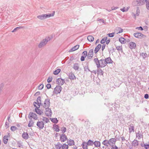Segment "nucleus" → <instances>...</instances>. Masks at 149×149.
Here are the masks:
<instances>
[{"instance_id":"nucleus-1","label":"nucleus","mask_w":149,"mask_h":149,"mask_svg":"<svg viewBox=\"0 0 149 149\" xmlns=\"http://www.w3.org/2000/svg\"><path fill=\"white\" fill-rule=\"evenodd\" d=\"M55 14V11H53L52 14H43L39 15L37 16V18L40 20H43L47 18L53 16Z\"/></svg>"},{"instance_id":"nucleus-2","label":"nucleus","mask_w":149,"mask_h":149,"mask_svg":"<svg viewBox=\"0 0 149 149\" xmlns=\"http://www.w3.org/2000/svg\"><path fill=\"white\" fill-rule=\"evenodd\" d=\"M50 39L49 37H47L45 39L43 40L38 45V47L39 48H41L45 46L48 42L50 40Z\"/></svg>"},{"instance_id":"nucleus-3","label":"nucleus","mask_w":149,"mask_h":149,"mask_svg":"<svg viewBox=\"0 0 149 149\" xmlns=\"http://www.w3.org/2000/svg\"><path fill=\"white\" fill-rule=\"evenodd\" d=\"M41 97L39 96L37 98V102H33L34 106L36 108H39L40 105L41 104Z\"/></svg>"},{"instance_id":"nucleus-4","label":"nucleus","mask_w":149,"mask_h":149,"mask_svg":"<svg viewBox=\"0 0 149 149\" xmlns=\"http://www.w3.org/2000/svg\"><path fill=\"white\" fill-rule=\"evenodd\" d=\"M50 100L48 99H45L44 101V103L43 104V107L45 108H48L50 106Z\"/></svg>"},{"instance_id":"nucleus-5","label":"nucleus","mask_w":149,"mask_h":149,"mask_svg":"<svg viewBox=\"0 0 149 149\" xmlns=\"http://www.w3.org/2000/svg\"><path fill=\"white\" fill-rule=\"evenodd\" d=\"M28 118L29 119H32V118L35 120H37L38 119V117L37 115L32 112H30Z\"/></svg>"},{"instance_id":"nucleus-6","label":"nucleus","mask_w":149,"mask_h":149,"mask_svg":"<svg viewBox=\"0 0 149 149\" xmlns=\"http://www.w3.org/2000/svg\"><path fill=\"white\" fill-rule=\"evenodd\" d=\"M147 0H136L138 6H140L145 4Z\"/></svg>"},{"instance_id":"nucleus-7","label":"nucleus","mask_w":149,"mask_h":149,"mask_svg":"<svg viewBox=\"0 0 149 149\" xmlns=\"http://www.w3.org/2000/svg\"><path fill=\"white\" fill-rule=\"evenodd\" d=\"M67 136L64 134H62L60 135V140L61 142H64L67 140Z\"/></svg>"},{"instance_id":"nucleus-8","label":"nucleus","mask_w":149,"mask_h":149,"mask_svg":"<svg viewBox=\"0 0 149 149\" xmlns=\"http://www.w3.org/2000/svg\"><path fill=\"white\" fill-rule=\"evenodd\" d=\"M134 35L136 38L140 39L146 36L142 33L139 32L134 33Z\"/></svg>"},{"instance_id":"nucleus-9","label":"nucleus","mask_w":149,"mask_h":149,"mask_svg":"<svg viewBox=\"0 0 149 149\" xmlns=\"http://www.w3.org/2000/svg\"><path fill=\"white\" fill-rule=\"evenodd\" d=\"M62 89V87L60 86H57L54 89V93L56 94L60 93Z\"/></svg>"},{"instance_id":"nucleus-10","label":"nucleus","mask_w":149,"mask_h":149,"mask_svg":"<svg viewBox=\"0 0 149 149\" xmlns=\"http://www.w3.org/2000/svg\"><path fill=\"white\" fill-rule=\"evenodd\" d=\"M45 113L47 116L49 117H51L52 114V113L51 109L49 108H45Z\"/></svg>"},{"instance_id":"nucleus-11","label":"nucleus","mask_w":149,"mask_h":149,"mask_svg":"<svg viewBox=\"0 0 149 149\" xmlns=\"http://www.w3.org/2000/svg\"><path fill=\"white\" fill-rule=\"evenodd\" d=\"M40 129H42L44 127V123L42 121H38L36 124Z\"/></svg>"},{"instance_id":"nucleus-12","label":"nucleus","mask_w":149,"mask_h":149,"mask_svg":"<svg viewBox=\"0 0 149 149\" xmlns=\"http://www.w3.org/2000/svg\"><path fill=\"white\" fill-rule=\"evenodd\" d=\"M79 64L77 63H75L74 64L72 68L75 71H79L80 69Z\"/></svg>"},{"instance_id":"nucleus-13","label":"nucleus","mask_w":149,"mask_h":149,"mask_svg":"<svg viewBox=\"0 0 149 149\" xmlns=\"http://www.w3.org/2000/svg\"><path fill=\"white\" fill-rule=\"evenodd\" d=\"M93 56V50L91 49L89 51L88 55V58L89 59H91Z\"/></svg>"},{"instance_id":"nucleus-14","label":"nucleus","mask_w":149,"mask_h":149,"mask_svg":"<svg viewBox=\"0 0 149 149\" xmlns=\"http://www.w3.org/2000/svg\"><path fill=\"white\" fill-rule=\"evenodd\" d=\"M94 61L96 63L97 68H99L100 67V60H99L97 58H95L94 59Z\"/></svg>"},{"instance_id":"nucleus-15","label":"nucleus","mask_w":149,"mask_h":149,"mask_svg":"<svg viewBox=\"0 0 149 149\" xmlns=\"http://www.w3.org/2000/svg\"><path fill=\"white\" fill-rule=\"evenodd\" d=\"M100 67L103 68L107 65L105 59H101L100 60Z\"/></svg>"},{"instance_id":"nucleus-16","label":"nucleus","mask_w":149,"mask_h":149,"mask_svg":"<svg viewBox=\"0 0 149 149\" xmlns=\"http://www.w3.org/2000/svg\"><path fill=\"white\" fill-rule=\"evenodd\" d=\"M64 82V81L61 78H59L57 79L56 81V83L59 85H62Z\"/></svg>"},{"instance_id":"nucleus-17","label":"nucleus","mask_w":149,"mask_h":149,"mask_svg":"<svg viewBox=\"0 0 149 149\" xmlns=\"http://www.w3.org/2000/svg\"><path fill=\"white\" fill-rule=\"evenodd\" d=\"M8 136H4L3 137V141L5 144H6L7 143L8 139V136H10V133H8Z\"/></svg>"},{"instance_id":"nucleus-18","label":"nucleus","mask_w":149,"mask_h":149,"mask_svg":"<svg viewBox=\"0 0 149 149\" xmlns=\"http://www.w3.org/2000/svg\"><path fill=\"white\" fill-rule=\"evenodd\" d=\"M105 60L107 65L108 64H112L113 62V61L111 60L110 57L105 58Z\"/></svg>"},{"instance_id":"nucleus-19","label":"nucleus","mask_w":149,"mask_h":149,"mask_svg":"<svg viewBox=\"0 0 149 149\" xmlns=\"http://www.w3.org/2000/svg\"><path fill=\"white\" fill-rule=\"evenodd\" d=\"M68 145L69 146H72L74 144V142L73 140L72 139H68L67 140Z\"/></svg>"},{"instance_id":"nucleus-20","label":"nucleus","mask_w":149,"mask_h":149,"mask_svg":"<svg viewBox=\"0 0 149 149\" xmlns=\"http://www.w3.org/2000/svg\"><path fill=\"white\" fill-rule=\"evenodd\" d=\"M136 46V44L133 42H131L130 43V48L131 49H135Z\"/></svg>"},{"instance_id":"nucleus-21","label":"nucleus","mask_w":149,"mask_h":149,"mask_svg":"<svg viewBox=\"0 0 149 149\" xmlns=\"http://www.w3.org/2000/svg\"><path fill=\"white\" fill-rule=\"evenodd\" d=\"M62 144L59 142L55 144V147L56 149H60L62 147Z\"/></svg>"},{"instance_id":"nucleus-22","label":"nucleus","mask_w":149,"mask_h":149,"mask_svg":"<svg viewBox=\"0 0 149 149\" xmlns=\"http://www.w3.org/2000/svg\"><path fill=\"white\" fill-rule=\"evenodd\" d=\"M129 132L130 133H131L132 132H134V125L132 124H130L129 125Z\"/></svg>"},{"instance_id":"nucleus-23","label":"nucleus","mask_w":149,"mask_h":149,"mask_svg":"<svg viewBox=\"0 0 149 149\" xmlns=\"http://www.w3.org/2000/svg\"><path fill=\"white\" fill-rule=\"evenodd\" d=\"M116 141V139L114 138H112L110 139L109 140V145H110L111 144H115Z\"/></svg>"},{"instance_id":"nucleus-24","label":"nucleus","mask_w":149,"mask_h":149,"mask_svg":"<svg viewBox=\"0 0 149 149\" xmlns=\"http://www.w3.org/2000/svg\"><path fill=\"white\" fill-rule=\"evenodd\" d=\"M69 78L70 79L74 80L76 79V77L74 76V74L71 72L69 73Z\"/></svg>"},{"instance_id":"nucleus-25","label":"nucleus","mask_w":149,"mask_h":149,"mask_svg":"<svg viewBox=\"0 0 149 149\" xmlns=\"http://www.w3.org/2000/svg\"><path fill=\"white\" fill-rule=\"evenodd\" d=\"M101 44H98L97 47H95V49L94 50V53L95 54H96L97 53V52L99 51L101 47Z\"/></svg>"},{"instance_id":"nucleus-26","label":"nucleus","mask_w":149,"mask_h":149,"mask_svg":"<svg viewBox=\"0 0 149 149\" xmlns=\"http://www.w3.org/2000/svg\"><path fill=\"white\" fill-rule=\"evenodd\" d=\"M53 129L55 131L58 132L59 131V127L58 125L55 124L53 125Z\"/></svg>"},{"instance_id":"nucleus-27","label":"nucleus","mask_w":149,"mask_h":149,"mask_svg":"<svg viewBox=\"0 0 149 149\" xmlns=\"http://www.w3.org/2000/svg\"><path fill=\"white\" fill-rule=\"evenodd\" d=\"M79 45H75L70 49V52H73L79 49Z\"/></svg>"},{"instance_id":"nucleus-28","label":"nucleus","mask_w":149,"mask_h":149,"mask_svg":"<svg viewBox=\"0 0 149 149\" xmlns=\"http://www.w3.org/2000/svg\"><path fill=\"white\" fill-rule=\"evenodd\" d=\"M22 137L25 139H27L29 138V135L27 132H24L22 135Z\"/></svg>"},{"instance_id":"nucleus-29","label":"nucleus","mask_w":149,"mask_h":149,"mask_svg":"<svg viewBox=\"0 0 149 149\" xmlns=\"http://www.w3.org/2000/svg\"><path fill=\"white\" fill-rule=\"evenodd\" d=\"M117 33H120L123 32V29L120 27L117 28L115 30Z\"/></svg>"},{"instance_id":"nucleus-30","label":"nucleus","mask_w":149,"mask_h":149,"mask_svg":"<svg viewBox=\"0 0 149 149\" xmlns=\"http://www.w3.org/2000/svg\"><path fill=\"white\" fill-rule=\"evenodd\" d=\"M119 40L122 44H124L126 42V40L123 38L120 37L119 39Z\"/></svg>"},{"instance_id":"nucleus-31","label":"nucleus","mask_w":149,"mask_h":149,"mask_svg":"<svg viewBox=\"0 0 149 149\" xmlns=\"http://www.w3.org/2000/svg\"><path fill=\"white\" fill-rule=\"evenodd\" d=\"M97 74L98 75H103V71L101 70V69L99 68H97Z\"/></svg>"},{"instance_id":"nucleus-32","label":"nucleus","mask_w":149,"mask_h":149,"mask_svg":"<svg viewBox=\"0 0 149 149\" xmlns=\"http://www.w3.org/2000/svg\"><path fill=\"white\" fill-rule=\"evenodd\" d=\"M29 119L30 120L29 121V123L28 125V126L29 127H31L33 126L34 122L32 119Z\"/></svg>"},{"instance_id":"nucleus-33","label":"nucleus","mask_w":149,"mask_h":149,"mask_svg":"<svg viewBox=\"0 0 149 149\" xmlns=\"http://www.w3.org/2000/svg\"><path fill=\"white\" fill-rule=\"evenodd\" d=\"M95 147H100V143L99 141H95L93 143Z\"/></svg>"},{"instance_id":"nucleus-34","label":"nucleus","mask_w":149,"mask_h":149,"mask_svg":"<svg viewBox=\"0 0 149 149\" xmlns=\"http://www.w3.org/2000/svg\"><path fill=\"white\" fill-rule=\"evenodd\" d=\"M88 40L91 42H93L94 40V37L91 35H89L87 37Z\"/></svg>"},{"instance_id":"nucleus-35","label":"nucleus","mask_w":149,"mask_h":149,"mask_svg":"<svg viewBox=\"0 0 149 149\" xmlns=\"http://www.w3.org/2000/svg\"><path fill=\"white\" fill-rule=\"evenodd\" d=\"M102 144L105 146L107 147L108 146V144L109 145V141L107 140H104L102 142Z\"/></svg>"},{"instance_id":"nucleus-36","label":"nucleus","mask_w":149,"mask_h":149,"mask_svg":"<svg viewBox=\"0 0 149 149\" xmlns=\"http://www.w3.org/2000/svg\"><path fill=\"white\" fill-rule=\"evenodd\" d=\"M39 108H36L35 109V111L36 113L40 115L42 113V111H41L40 109H38Z\"/></svg>"},{"instance_id":"nucleus-37","label":"nucleus","mask_w":149,"mask_h":149,"mask_svg":"<svg viewBox=\"0 0 149 149\" xmlns=\"http://www.w3.org/2000/svg\"><path fill=\"white\" fill-rule=\"evenodd\" d=\"M132 145L134 146H138L139 144L138 142L136 140H134L132 143Z\"/></svg>"},{"instance_id":"nucleus-38","label":"nucleus","mask_w":149,"mask_h":149,"mask_svg":"<svg viewBox=\"0 0 149 149\" xmlns=\"http://www.w3.org/2000/svg\"><path fill=\"white\" fill-rule=\"evenodd\" d=\"M116 49L118 50V51H121V52H123V49L122 46H116Z\"/></svg>"},{"instance_id":"nucleus-39","label":"nucleus","mask_w":149,"mask_h":149,"mask_svg":"<svg viewBox=\"0 0 149 149\" xmlns=\"http://www.w3.org/2000/svg\"><path fill=\"white\" fill-rule=\"evenodd\" d=\"M142 134H141L139 131L136 134V137L138 138L139 139L141 138L142 137Z\"/></svg>"},{"instance_id":"nucleus-40","label":"nucleus","mask_w":149,"mask_h":149,"mask_svg":"<svg viewBox=\"0 0 149 149\" xmlns=\"http://www.w3.org/2000/svg\"><path fill=\"white\" fill-rule=\"evenodd\" d=\"M50 119L53 123H57L58 121V120L56 118H50Z\"/></svg>"},{"instance_id":"nucleus-41","label":"nucleus","mask_w":149,"mask_h":149,"mask_svg":"<svg viewBox=\"0 0 149 149\" xmlns=\"http://www.w3.org/2000/svg\"><path fill=\"white\" fill-rule=\"evenodd\" d=\"M62 149H68V145L65 144H64L62 145Z\"/></svg>"},{"instance_id":"nucleus-42","label":"nucleus","mask_w":149,"mask_h":149,"mask_svg":"<svg viewBox=\"0 0 149 149\" xmlns=\"http://www.w3.org/2000/svg\"><path fill=\"white\" fill-rule=\"evenodd\" d=\"M61 71V69H58L55 71H54L53 72V74H58Z\"/></svg>"},{"instance_id":"nucleus-43","label":"nucleus","mask_w":149,"mask_h":149,"mask_svg":"<svg viewBox=\"0 0 149 149\" xmlns=\"http://www.w3.org/2000/svg\"><path fill=\"white\" fill-rule=\"evenodd\" d=\"M87 144L86 143L83 142L82 143V148L84 149H87Z\"/></svg>"},{"instance_id":"nucleus-44","label":"nucleus","mask_w":149,"mask_h":149,"mask_svg":"<svg viewBox=\"0 0 149 149\" xmlns=\"http://www.w3.org/2000/svg\"><path fill=\"white\" fill-rule=\"evenodd\" d=\"M17 129V128L15 126H12L10 127L11 130L13 132L15 131V130Z\"/></svg>"},{"instance_id":"nucleus-45","label":"nucleus","mask_w":149,"mask_h":149,"mask_svg":"<svg viewBox=\"0 0 149 149\" xmlns=\"http://www.w3.org/2000/svg\"><path fill=\"white\" fill-rule=\"evenodd\" d=\"M94 142L91 140H89L87 144L89 145L92 146Z\"/></svg>"},{"instance_id":"nucleus-46","label":"nucleus","mask_w":149,"mask_h":149,"mask_svg":"<svg viewBox=\"0 0 149 149\" xmlns=\"http://www.w3.org/2000/svg\"><path fill=\"white\" fill-rule=\"evenodd\" d=\"M23 27H22V26L17 27L16 28H15V29H14L12 31V32H15V31H16L17 30L19 29H22Z\"/></svg>"},{"instance_id":"nucleus-47","label":"nucleus","mask_w":149,"mask_h":149,"mask_svg":"<svg viewBox=\"0 0 149 149\" xmlns=\"http://www.w3.org/2000/svg\"><path fill=\"white\" fill-rule=\"evenodd\" d=\"M141 55L143 57V59H145L147 56V54L146 53H141Z\"/></svg>"},{"instance_id":"nucleus-48","label":"nucleus","mask_w":149,"mask_h":149,"mask_svg":"<svg viewBox=\"0 0 149 149\" xmlns=\"http://www.w3.org/2000/svg\"><path fill=\"white\" fill-rule=\"evenodd\" d=\"M61 130L62 131V132L63 133H65L66 131V128L65 127H63L61 128Z\"/></svg>"},{"instance_id":"nucleus-49","label":"nucleus","mask_w":149,"mask_h":149,"mask_svg":"<svg viewBox=\"0 0 149 149\" xmlns=\"http://www.w3.org/2000/svg\"><path fill=\"white\" fill-rule=\"evenodd\" d=\"M42 120L44 121L46 123L49 122V119L46 117H43L42 118Z\"/></svg>"},{"instance_id":"nucleus-50","label":"nucleus","mask_w":149,"mask_h":149,"mask_svg":"<svg viewBox=\"0 0 149 149\" xmlns=\"http://www.w3.org/2000/svg\"><path fill=\"white\" fill-rule=\"evenodd\" d=\"M146 8L149 10V0H147L146 1Z\"/></svg>"},{"instance_id":"nucleus-51","label":"nucleus","mask_w":149,"mask_h":149,"mask_svg":"<svg viewBox=\"0 0 149 149\" xmlns=\"http://www.w3.org/2000/svg\"><path fill=\"white\" fill-rule=\"evenodd\" d=\"M107 37H106L105 38H104L102 39L100 42L101 44H103L106 42Z\"/></svg>"},{"instance_id":"nucleus-52","label":"nucleus","mask_w":149,"mask_h":149,"mask_svg":"<svg viewBox=\"0 0 149 149\" xmlns=\"http://www.w3.org/2000/svg\"><path fill=\"white\" fill-rule=\"evenodd\" d=\"M43 87H44V85H43V84H41L38 87V89L39 90H41L43 88Z\"/></svg>"},{"instance_id":"nucleus-53","label":"nucleus","mask_w":149,"mask_h":149,"mask_svg":"<svg viewBox=\"0 0 149 149\" xmlns=\"http://www.w3.org/2000/svg\"><path fill=\"white\" fill-rule=\"evenodd\" d=\"M84 56L86 57L87 55V52L86 51H84L82 53Z\"/></svg>"},{"instance_id":"nucleus-54","label":"nucleus","mask_w":149,"mask_h":149,"mask_svg":"<svg viewBox=\"0 0 149 149\" xmlns=\"http://www.w3.org/2000/svg\"><path fill=\"white\" fill-rule=\"evenodd\" d=\"M115 33H113L108 34V36L109 37H112L114 36Z\"/></svg>"},{"instance_id":"nucleus-55","label":"nucleus","mask_w":149,"mask_h":149,"mask_svg":"<svg viewBox=\"0 0 149 149\" xmlns=\"http://www.w3.org/2000/svg\"><path fill=\"white\" fill-rule=\"evenodd\" d=\"M140 10L139 9V7H138L137 8V10H136V14L138 16L139 13H140Z\"/></svg>"},{"instance_id":"nucleus-56","label":"nucleus","mask_w":149,"mask_h":149,"mask_svg":"<svg viewBox=\"0 0 149 149\" xmlns=\"http://www.w3.org/2000/svg\"><path fill=\"white\" fill-rule=\"evenodd\" d=\"M97 21H98L99 22H102L103 23H104V21L103 19H100V18H98L97 19Z\"/></svg>"},{"instance_id":"nucleus-57","label":"nucleus","mask_w":149,"mask_h":149,"mask_svg":"<svg viewBox=\"0 0 149 149\" xmlns=\"http://www.w3.org/2000/svg\"><path fill=\"white\" fill-rule=\"evenodd\" d=\"M52 77H51V78L49 77L47 79V81L48 82L50 83L51 82V81L52 80Z\"/></svg>"},{"instance_id":"nucleus-58","label":"nucleus","mask_w":149,"mask_h":149,"mask_svg":"<svg viewBox=\"0 0 149 149\" xmlns=\"http://www.w3.org/2000/svg\"><path fill=\"white\" fill-rule=\"evenodd\" d=\"M10 116L9 115L8 116V120L9 122L11 123L12 122V120L10 119Z\"/></svg>"},{"instance_id":"nucleus-59","label":"nucleus","mask_w":149,"mask_h":149,"mask_svg":"<svg viewBox=\"0 0 149 149\" xmlns=\"http://www.w3.org/2000/svg\"><path fill=\"white\" fill-rule=\"evenodd\" d=\"M136 29H137L140 30L141 31L143 30V28L141 26L137 27L136 28Z\"/></svg>"},{"instance_id":"nucleus-60","label":"nucleus","mask_w":149,"mask_h":149,"mask_svg":"<svg viewBox=\"0 0 149 149\" xmlns=\"http://www.w3.org/2000/svg\"><path fill=\"white\" fill-rule=\"evenodd\" d=\"M112 149H118V147L115 145H113L112 146Z\"/></svg>"},{"instance_id":"nucleus-61","label":"nucleus","mask_w":149,"mask_h":149,"mask_svg":"<svg viewBox=\"0 0 149 149\" xmlns=\"http://www.w3.org/2000/svg\"><path fill=\"white\" fill-rule=\"evenodd\" d=\"M9 126V124L7 122H6L5 123V127L6 128H8V127Z\"/></svg>"},{"instance_id":"nucleus-62","label":"nucleus","mask_w":149,"mask_h":149,"mask_svg":"<svg viewBox=\"0 0 149 149\" xmlns=\"http://www.w3.org/2000/svg\"><path fill=\"white\" fill-rule=\"evenodd\" d=\"M46 86L47 89H49L51 88V85L50 84H47Z\"/></svg>"},{"instance_id":"nucleus-63","label":"nucleus","mask_w":149,"mask_h":149,"mask_svg":"<svg viewBox=\"0 0 149 149\" xmlns=\"http://www.w3.org/2000/svg\"><path fill=\"white\" fill-rule=\"evenodd\" d=\"M145 148L146 149H149V145L147 144L146 145H144Z\"/></svg>"},{"instance_id":"nucleus-64","label":"nucleus","mask_w":149,"mask_h":149,"mask_svg":"<svg viewBox=\"0 0 149 149\" xmlns=\"http://www.w3.org/2000/svg\"><path fill=\"white\" fill-rule=\"evenodd\" d=\"M85 58L84 56H81V61H83L85 60Z\"/></svg>"}]
</instances>
